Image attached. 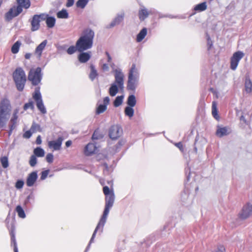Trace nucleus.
Masks as SVG:
<instances>
[{"instance_id": "1", "label": "nucleus", "mask_w": 252, "mask_h": 252, "mask_svg": "<svg viewBox=\"0 0 252 252\" xmlns=\"http://www.w3.org/2000/svg\"><path fill=\"white\" fill-rule=\"evenodd\" d=\"M94 36V33L92 30H85L76 43L77 51L82 52L90 49L93 46Z\"/></svg>"}, {"instance_id": "2", "label": "nucleus", "mask_w": 252, "mask_h": 252, "mask_svg": "<svg viewBox=\"0 0 252 252\" xmlns=\"http://www.w3.org/2000/svg\"><path fill=\"white\" fill-rule=\"evenodd\" d=\"M115 196L114 193H111L110 195H107L105 197V207L103 212V214L100 219L90 240V243L93 242V240L95 237V234L97 230L101 227H103L106 220V218L110 208L113 206L114 202Z\"/></svg>"}, {"instance_id": "3", "label": "nucleus", "mask_w": 252, "mask_h": 252, "mask_svg": "<svg viewBox=\"0 0 252 252\" xmlns=\"http://www.w3.org/2000/svg\"><path fill=\"white\" fill-rule=\"evenodd\" d=\"M11 111V106L7 99H3L0 103V127H2L8 119Z\"/></svg>"}, {"instance_id": "4", "label": "nucleus", "mask_w": 252, "mask_h": 252, "mask_svg": "<svg viewBox=\"0 0 252 252\" xmlns=\"http://www.w3.org/2000/svg\"><path fill=\"white\" fill-rule=\"evenodd\" d=\"M138 69L136 64L133 63L129 70L127 88L128 90H134L135 89L139 80Z\"/></svg>"}, {"instance_id": "5", "label": "nucleus", "mask_w": 252, "mask_h": 252, "mask_svg": "<svg viewBox=\"0 0 252 252\" xmlns=\"http://www.w3.org/2000/svg\"><path fill=\"white\" fill-rule=\"evenodd\" d=\"M7 226L9 230L11 235V245L13 248L14 252H16V241L15 240L14 230H15V218L14 216L8 215L5 220Z\"/></svg>"}, {"instance_id": "6", "label": "nucleus", "mask_w": 252, "mask_h": 252, "mask_svg": "<svg viewBox=\"0 0 252 252\" xmlns=\"http://www.w3.org/2000/svg\"><path fill=\"white\" fill-rule=\"evenodd\" d=\"M27 80L26 74L22 68H17V89L23 90Z\"/></svg>"}, {"instance_id": "7", "label": "nucleus", "mask_w": 252, "mask_h": 252, "mask_svg": "<svg viewBox=\"0 0 252 252\" xmlns=\"http://www.w3.org/2000/svg\"><path fill=\"white\" fill-rule=\"evenodd\" d=\"M41 71L40 67L32 69L30 70L28 79L33 85H36L40 83L41 79Z\"/></svg>"}, {"instance_id": "8", "label": "nucleus", "mask_w": 252, "mask_h": 252, "mask_svg": "<svg viewBox=\"0 0 252 252\" xmlns=\"http://www.w3.org/2000/svg\"><path fill=\"white\" fill-rule=\"evenodd\" d=\"M33 98L36 102L38 110L43 114L46 113V109L43 104L41 95L38 88H35V92L33 94Z\"/></svg>"}, {"instance_id": "9", "label": "nucleus", "mask_w": 252, "mask_h": 252, "mask_svg": "<svg viewBox=\"0 0 252 252\" xmlns=\"http://www.w3.org/2000/svg\"><path fill=\"white\" fill-rule=\"evenodd\" d=\"M244 56V53L240 51H237L233 53L230 59V68L232 70H234L236 69L240 61Z\"/></svg>"}, {"instance_id": "10", "label": "nucleus", "mask_w": 252, "mask_h": 252, "mask_svg": "<svg viewBox=\"0 0 252 252\" xmlns=\"http://www.w3.org/2000/svg\"><path fill=\"white\" fill-rule=\"evenodd\" d=\"M46 18V14L42 13L39 15H34L31 21L32 31H35L39 29L40 27V22L42 21L45 20Z\"/></svg>"}, {"instance_id": "11", "label": "nucleus", "mask_w": 252, "mask_h": 252, "mask_svg": "<svg viewBox=\"0 0 252 252\" xmlns=\"http://www.w3.org/2000/svg\"><path fill=\"white\" fill-rule=\"evenodd\" d=\"M114 72L115 80L114 83L119 85V87L122 88L124 86V78L125 75L121 69H114L113 70Z\"/></svg>"}, {"instance_id": "12", "label": "nucleus", "mask_w": 252, "mask_h": 252, "mask_svg": "<svg viewBox=\"0 0 252 252\" xmlns=\"http://www.w3.org/2000/svg\"><path fill=\"white\" fill-rule=\"evenodd\" d=\"M17 16L22 12L23 9H27L29 8L31 5L30 0H17Z\"/></svg>"}, {"instance_id": "13", "label": "nucleus", "mask_w": 252, "mask_h": 252, "mask_svg": "<svg viewBox=\"0 0 252 252\" xmlns=\"http://www.w3.org/2000/svg\"><path fill=\"white\" fill-rule=\"evenodd\" d=\"M252 214V205L247 204L245 205L239 213L240 217L242 219H246Z\"/></svg>"}, {"instance_id": "14", "label": "nucleus", "mask_w": 252, "mask_h": 252, "mask_svg": "<svg viewBox=\"0 0 252 252\" xmlns=\"http://www.w3.org/2000/svg\"><path fill=\"white\" fill-rule=\"evenodd\" d=\"M122 131V129L119 126H113L110 128L109 135L110 138L116 139L120 136Z\"/></svg>"}, {"instance_id": "15", "label": "nucleus", "mask_w": 252, "mask_h": 252, "mask_svg": "<svg viewBox=\"0 0 252 252\" xmlns=\"http://www.w3.org/2000/svg\"><path fill=\"white\" fill-rule=\"evenodd\" d=\"M63 138L62 137H59L56 140L49 141L48 145L49 148L52 149L54 151H58L61 149Z\"/></svg>"}, {"instance_id": "16", "label": "nucleus", "mask_w": 252, "mask_h": 252, "mask_svg": "<svg viewBox=\"0 0 252 252\" xmlns=\"http://www.w3.org/2000/svg\"><path fill=\"white\" fill-rule=\"evenodd\" d=\"M124 90V86L122 88L119 87V85L116 84L114 83L111 84L110 87L109 89V94L110 96H114L119 92H123Z\"/></svg>"}, {"instance_id": "17", "label": "nucleus", "mask_w": 252, "mask_h": 252, "mask_svg": "<svg viewBox=\"0 0 252 252\" xmlns=\"http://www.w3.org/2000/svg\"><path fill=\"white\" fill-rule=\"evenodd\" d=\"M97 148L96 146L92 143L88 144L84 149V154L86 156H89L95 153Z\"/></svg>"}, {"instance_id": "18", "label": "nucleus", "mask_w": 252, "mask_h": 252, "mask_svg": "<svg viewBox=\"0 0 252 252\" xmlns=\"http://www.w3.org/2000/svg\"><path fill=\"white\" fill-rule=\"evenodd\" d=\"M230 132L231 129L228 127H221L218 126L216 131V135L218 136L221 137L229 134Z\"/></svg>"}, {"instance_id": "19", "label": "nucleus", "mask_w": 252, "mask_h": 252, "mask_svg": "<svg viewBox=\"0 0 252 252\" xmlns=\"http://www.w3.org/2000/svg\"><path fill=\"white\" fill-rule=\"evenodd\" d=\"M37 178V172L33 171L30 173L27 179L26 184L28 187H31L33 185Z\"/></svg>"}, {"instance_id": "20", "label": "nucleus", "mask_w": 252, "mask_h": 252, "mask_svg": "<svg viewBox=\"0 0 252 252\" xmlns=\"http://www.w3.org/2000/svg\"><path fill=\"white\" fill-rule=\"evenodd\" d=\"M47 43L46 40L42 41L35 49L34 54L38 58H40L41 56L42 53Z\"/></svg>"}, {"instance_id": "21", "label": "nucleus", "mask_w": 252, "mask_h": 252, "mask_svg": "<svg viewBox=\"0 0 252 252\" xmlns=\"http://www.w3.org/2000/svg\"><path fill=\"white\" fill-rule=\"evenodd\" d=\"M16 16V6H13L10 10L5 13V19L9 21Z\"/></svg>"}, {"instance_id": "22", "label": "nucleus", "mask_w": 252, "mask_h": 252, "mask_svg": "<svg viewBox=\"0 0 252 252\" xmlns=\"http://www.w3.org/2000/svg\"><path fill=\"white\" fill-rule=\"evenodd\" d=\"M124 17V14L122 13L120 15H118L110 23L108 28H112L116 25H119L123 20Z\"/></svg>"}, {"instance_id": "23", "label": "nucleus", "mask_w": 252, "mask_h": 252, "mask_svg": "<svg viewBox=\"0 0 252 252\" xmlns=\"http://www.w3.org/2000/svg\"><path fill=\"white\" fill-rule=\"evenodd\" d=\"M245 91L247 94L252 93V82L249 77L245 79Z\"/></svg>"}, {"instance_id": "24", "label": "nucleus", "mask_w": 252, "mask_h": 252, "mask_svg": "<svg viewBox=\"0 0 252 252\" xmlns=\"http://www.w3.org/2000/svg\"><path fill=\"white\" fill-rule=\"evenodd\" d=\"M91 58V55L89 53L83 52L78 56L79 61L82 63L87 62Z\"/></svg>"}, {"instance_id": "25", "label": "nucleus", "mask_w": 252, "mask_h": 252, "mask_svg": "<svg viewBox=\"0 0 252 252\" xmlns=\"http://www.w3.org/2000/svg\"><path fill=\"white\" fill-rule=\"evenodd\" d=\"M149 12L147 9L143 7L139 11V17L140 20H145L149 15Z\"/></svg>"}, {"instance_id": "26", "label": "nucleus", "mask_w": 252, "mask_h": 252, "mask_svg": "<svg viewBox=\"0 0 252 252\" xmlns=\"http://www.w3.org/2000/svg\"><path fill=\"white\" fill-rule=\"evenodd\" d=\"M45 20L47 26L48 28H52L55 26L56 19L54 17H49L48 15L46 14Z\"/></svg>"}, {"instance_id": "27", "label": "nucleus", "mask_w": 252, "mask_h": 252, "mask_svg": "<svg viewBox=\"0 0 252 252\" xmlns=\"http://www.w3.org/2000/svg\"><path fill=\"white\" fill-rule=\"evenodd\" d=\"M33 153L35 156L38 157H43L44 156L45 152L43 149L40 147H37L33 150Z\"/></svg>"}, {"instance_id": "28", "label": "nucleus", "mask_w": 252, "mask_h": 252, "mask_svg": "<svg viewBox=\"0 0 252 252\" xmlns=\"http://www.w3.org/2000/svg\"><path fill=\"white\" fill-rule=\"evenodd\" d=\"M16 124V112L13 113L12 118L10 120V130L9 135H10L12 130L15 128Z\"/></svg>"}, {"instance_id": "29", "label": "nucleus", "mask_w": 252, "mask_h": 252, "mask_svg": "<svg viewBox=\"0 0 252 252\" xmlns=\"http://www.w3.org/2000/svg\"><path fill=\"white\" fill-rule=\"evenodd\" d=\"M30 130L32 133H35L37 131H41V128L40 125L34 122L32 123V125L30 128Z\"/></svg>"}, {"instance_id": "30", "label": "nucleus", "mask_w": 252, "mask_h": 252, "mask_svg": "<svg viewBox=\"0 0 252 252\" xmlns=\"http://www.w3.org/2000/svg\"><path fill=\"white\" fill-rule=\"evenodd\" d=\"M146 34L147 29L146 28H143L138 34L137 36V41L138 42H140L142 41L144 38Z\"/></svg>"}, {"instance_id": "31", "label": "nucleus", "mask_w": 252, "mask_h": 252, "mask_svg": "<svg viewBox=\"0 0 252 252\" xmlns=\"http://www.w3.org/2000/svg\"><path fill=\"white\" fill-rule=\"evenodd\" d=\"M212 108V115L216 119L218 120L219 116L218 115L217 104L216 102H213Z\"/></svg>"}, {"instance_id": "32", "label": "nucleus", "mask_w": 252, "mask_h": 252, "mask_svg": "<svg viewBox=\"0 0 252 252\" xmlns=\"http://www.w3.org/2000/svg\"><path fill=\"white\" fill-rule=\"evenodd\" d=\"M0 162L3 168H6L9 166L8 157L7 156H2L0 158Z\"/></svg>"}, {"instance_id": "33", "label": "nucleus", "mask_w": 252, "mask_h": 252, "mask_svg": "<svg viewBox=\"0 0 252 252\" xmlns=\"http://www.w3.org/2000/svg\"><path fill=\"white\" fill-rule=\"evenodd\" d=\"M207 8V5L206 2H202L200 4L196 5L194 9L197 11H203L206 10Z\"/></svg>"}, {"instance_id": "34", "label": "nucleus", "mask_w": 252, "mask_h": 252, "mask_svg": "<svg viewBox=\"0 0 252 252\" xmlns=\"http://www.w3.org/2000/svg\"><path fill=\"white\" fill-rule=\"evenodd\" d=\"M127 103L130 107H134L135 105L136 99L134 95H130L128 96Z\"/></svg>"}, {"instance_id": "35", "label": "nucleus", "mask_w": 252, "mask_h": 252, "mask_svg": "<svg viewBox=\"0 0 252 252\" xmlns=\"http://www.w3.org/2000/svg\"><path fill=\"white\" fill-rule=\"evenodd\" d=\"M124 98V95L117 96L114 101V106L117 107L121 105L123 103Z\"/></svg>"}, {"instance_id": "36", "label": "nucleus", "mask_w": 252, "mask_h": 252, "mask_svg": "<svg viewBox=\"0 0 252 252\" xmlns=\"http://www.w3.org/2000/svg\"><path fill=\"white\" fill-rule=\"evenodd\" d=\"M57 17L59 18L66 19L68 17V14L65 9H62L57 13Z\"/></svg>"}, {"instance_id": "37", "label": "nucleus", "mask_w": 252, "mask_h": 252, "mask_svg": "<svg viewBox=\"0 0 252 252\" xmlns=\"http://www.w3.org/2000/svg\"><path fill=\"white\" fill-rule=\"evenodd\" d=\"M132 107L127 106L126 107L125 110V113L126 115L130 118L132 117L134 114V110Z\"/></svg>"}, {"instance_id": "38", "label": "nucleus", "mask_w": 252, "mask_h": 252, "mask_svg": "<svg viewBox=\"0 0 252 252\" xmlns=\"http://www.w3.org/2000/svg\"><path fill=\"white\" fill-rule=\"evenodd\" d=\"M97 73L95 70L94 66L93 65H91V73L89 77L92 80H94V79L97 76Z\"/></svg>"}, {"instance_id": "39", "label": "nucleus", "mask_w": 252, "mask_h": 252, "mask_svg": "<svg viewBox=\"0 0 252 252\" xmlns=\"http://www.w3.org/2000/svg\"><path fill=\"white\" fill-rule=\"evenodd\" d=\"M17 213L20 218L24 219L26 217L25 213L20 206H17Z\"/></svg>"}, {"instance_id": "40", "label": "nucleus", "mask_w": 252, "mask_h": 252, "mask_svg": "<svg viewBox=\"0 0 252 252\" xmlns=\"http://www.w3.org/2000/svg\"><path fill=\"white\" fill-rule=\"evenodd\" d=\"M103 137V135L98 130H96L93 134L92 139L93 140H97L102 138Z\"/></svg>"}, {"instance_id": "41", "label": "nucleus", "mask_w": 252, "mask_h": 252, "mask_svg": "<svg viewBox=\"0 0 252 252\" xmlns=\"http://www.w3.org/2000/svg\"><path fill=\"white\" fill-rule=\"evenodd\" d=\"M89 0H78L76 3L78 7L84 8L88 2Z\"/></svg>"}, {"instance_id": "42", "label": "nucleus", "mask_w": 252, "mask_h": 252, "mask_svg": "<svg viewBox=\"0 0 252 252\" xmlns=\"http://www.w3.org/2000/svg\"><path fill=\"white\" fill-rule=\"evenodd\" d=\"M37 163V158L35 155H32L29 160V164L32 167H34Z\"/></svg>"}, {"instance_id": "43", "label": "nucleus", "mask_w": 252, "mask_h": 252, "mask_svg": "<svg viewBox=\"0 0 252 252\" xmlns=\"http://www.w3.org/2000/svg\"><path fill=\"white\" fill-rule=\"evenodd\" d=\"M107 108L106 105L100 104L96 110V113L97 114H100L104 112Z\"/></svg>"}, {"instance_id": "44", "label": "nucleus", "mask_w": 252, "mask_h": 252, "mask_svg": "<svg viewBox=\"0 0 252 252\" xmlns=\"http://www.w3.org/2000/svg\"><path fill=\"white\" fill-rule=\"evenodd\" d=\"M103 191L106 196L107 195H110L111 193H114L113 191L110 190L109 188L107 186H105L103 187Z\"/></svg>"}, {"instance_id": "45", "label": "nucleus", "mask_w": 252, "mask_h": 252, "mask_svg": "<svg viewBox=\"0 0 252 252\" xmlns=\"http://www.w3.org/2000/svg\"><path fill=\"white\" fill-rule=\"evenodd\" d=\"M76 50H77L76 46L75 47L72 46L68 48L67 52L68 54L71 55L73 54Z\"/></svg>"}, {"instance_id": "46", "label": "nucleus", "mask_w": 252, "mask_h": 252, "mask_svg": "<svg viewBox=\"0 0 252 252\" xmlns=\"http://www.w3.org/2000/svg\"><path fill=\"white\" fill-rule=\"evenodd\" d=\"M24 108L25 110H27L28 108H31L32 109H33L34 105L32 102H29V103H26L24 105Z\"/></svg>"}, {"instance_id": "47", "label": "nucleus", "mask_w": 252, "mask_h": 252, "mask_svg": "<svg viewBox=\"0 0 252 252\" xmlns=\"http://www.w3.org/2000/svg\"><path fill=\"white\" fill-rule=\"evenodd\" d=\"M46 161L49 163H51L53 161V155L52 154H48L46 157Z\"/></svg>"}, {"instance_id": "48", "label": "nucleus", "mask_w": 252, "mask_h": 252, "mask_svg": "<svg viewBox=\"0 0 252 252\" xmlns=\"http://www.w3.org/2000/svg\"><path fill=\"white\" fill-rule=\"evenodd\" d=\"M32 131H31V130H29L25 132V133L24 134V137L26 138H29L32 135Z\"/></svg>"}, {"instance_id": "49", "label": "nucleus", "mask_w": 252, "mask_h": 252, "mask_svg": "<svg viewBox=\"0 0 252 252\" xmlns=\"http://www.w3.org/2000/svg\"><path fill=\"white\" fill-rule=\"evenodd\" d=\"M225 248L224 247V246L221 245L219 246L216 250V252H225Z\"/></svg>"}, {"instance_id": "50", "label": "nucleus", "mask_w": 252, "mask_h": 252, "mask_svg": "<svg viewBox=\"0 0 252 252\" xmlns=\"http://www.w3.org/2000/svg\"><path fill=\"white\" fill-rule=\"evenodd\" d=\"M48 174V170H45V171H44L42 172L41 176V177H40L41 179V180L45 179L47 177Z\"/></svg>"}, {"instance_id": "51", "label": "nucleus", "mask_w": 252, "mask_h": 252, "mask_svg": "<svg viewBox=\"0 0 252 252\" xmlns=\"http://www.w3.org/2000/svg\"><path fill=\"white\" fill-rule=\"evenodd\" d=\"M24 182L23 181L19 180L17 181V189H21L23 187Z\"/></svg>"}, {"instance_id": "52", "label": "nucleus", "mask_w": 252, "mask_h": 252, "mask_svg": "<svg viewBox=\"0 0 252 252\" xmlns=\"http://www.w3.org/2000/svg\"><path fill=\"white\" fill-rule=\"evenodd\" d=\"M74 0H67L66 6L69 7L72 6L74 4Z\"/></svg>"}, {"instance_id": "53", "label": "nucleus", "mask_w": 252, "mask_h": 252, "mask_svg": "<svg viewBox=\"0 0 252 252\" xmlns=\"http://www.w3.org/2000/svg\"><path fill=\"white\" fill-rule=\"evenodd\" d=\"M109 101H110V99H109V97L106 96V97H104V98L103 99V104L106 105V106H107V105H108L109 104Z\"/></svg>"}, {"instance_id": "54", "label": "nucleus", "mask_w": 252, "mask_h": 252, "mask_svg": "<svg viewBox=\"0 0 252 252\" xmlns=\"http://www.w3.org/2000/svg\"><path fill=\"white\" fill-rule=\"evenodd\" d=\"M41 142H42V140L41 139V137L40 135H38L36 138V143L37 144L40 145L41 144Z\"/></svg>"}, {"instance_id": "55", "label": "nucleus", "mask_w": 252, "mask_h": 252, "mask_svg": "<svg viewBox=\"0 0 252 252\" xmlns=\"http://www.w3.org/2000/svg\"><path fill=\"white\" fill-rule=\"evenodd\" d=\"M175 145L178 147L180 150L183 151V145L181 142L177 143L175 144Z\"/></svg>"}, {"instance_id": "56", "label": "nucleus", "mask_w": 252, "mask_h": 252, "mask_svg": "<svg viewBox=\"0 0 252 252\" xmlns=\"http://www.w3.org/2000/svg\"><path fill=\"white\" fill-rule=\"evenodd\" d=\"M11 52L13 54H16V43H15L12 46Z\"/></svg>"}, {"instance_id": "57", "label": "nucleus", "mask_w": 252, "mask_h": 252, "mask_svg": "<svg viewBox=\"0 0 252 252\" xmlns=\"http://www.w3.org/2000/svg\"><path fill=\"white\" fill-rule=\"evenodd\" d=\"M102 69L105 71H107L109 69V67L107 64H103L102 65Z\"/></svg>"}, {"instance_id": "58", "label": "nucleus", "mask_w": 252, "mask_h": 252, "mask_svg": "<svg viewBox=\"0 0 252 252\" xmlns=\"http://www.w3.org/2000/svg\"><path fill=\"white\" fill-rule=\"evenodd\" d=\"M72 144V141L71 140H68L65 142V145L67 147H69Z\"/></svg>"}, {"instance_id": "59", "label": "nucleus", "mask_w": 252, "mask_h": 252, "mask_svg": "<svg viewBox=\"0 0 252 252\" xmlns=\"http://www.w3.org/2000/svg\"><path fill=\"white\" fill-rule=\"evenodd\" d=\"M106 55H107V58H108V62H110L111 61V57H110V55L109 54V53L108 52H106Z\"/></svg>"}, {"instance_id": "60", "label": "nucleus", "mask_w": 252, "mask_h": 252, "mask_svg": "<svg viewBox=\"0 0 252 252\" xmlns=\"http://www.w3.org/2000/svg\"><path fill=\"white\" fill-rule=\"evenodd\" d=\"M12 77L13 81L16 83V70L13 72Z\"/></svg>"}, {"instance_id": "61", "label": "nucleus", "mask_w": 252, "mask_h": 252, "mask_svg": "<svg viewBox=\"0 0 252 252\" xmlns=\"http://www.w3.org/2000/svg\"><path fill=\"white\" fill-rule=\"evenodd\" d=\"M31 55H32L30 53H27V54H26V55L25 56V58L27 59H30L31 58Z\"/></svg>"}, {"instance_id": "62", "label": "nucleus", "mask_w": 252, "mask_h": 252, "mask_svg": "<svg viewBox=\"0 0 252 252\" xmlns=\"http://www.w3.org/2000/svg\"><path fill=\"white\" fill-rule=\"evenodd\" d=\"M208 45L209 46V48H210L212 45V42L210 40V39H208Z\"/></svg>"}, {"instance_id": "63", "label": "nucleus", "mask_w": 252, "mask_h": 252, "mask_svg": "<svg viewBox=\"0 0 252 252\" xmlns=\"http://www.w3.org/2000/svg\"><path fill=\"white\" fill-rule=\"evenodd\" d=\"M17 53L18 52L19 47L20 46V43H19L18 41H17Z\"/></svg>"}, {"instance_id": "64", "label": "nucleus", "mask_w": 252, "mask_h": 252, "mask_svg": "<svg viewBox=\"0 0 252 252\" xmlns=\"http://www.w3.org/2000/svg\"><path fill=\"white\" fill-rule=\"evenodd\" d=\"M2 3V0H0V7L1 6Z\"/></svg>"}]
</instances>
